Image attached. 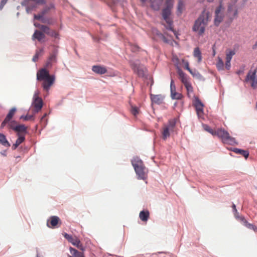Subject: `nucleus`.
Instances as JSON below:
<instances>
[{"instance_id": "obj_1", "label": "nucleus", "mask_w": 257, "mask_h": 257, "mask_svg": "<svg viewBox=\"0 0 257 257\" xmlns=\"http://www.w3.org/2000/svg\"><path fill=\"white\" fill-rule=\"evenodd\" d=\"M211 15L210 12L204 10L195 21L192 27L193 31L197 33L200 36H202L205 32L206 27L211 20Z\"/></svg>"}, {"instance_id": "obj_2", "label": "nucleus", "mask_w": 257, "mask_h": 257, "mask_svg": "<svg viewBox=\"0 0 257 257\" xmlns=\"http://www.w3.org/2000/svg\"><path fill=\"white\" fill-rule=\"evenodd\" d=\"M37 79L38 81H43L42 86L45 91L48 92L55 82V77L54 75H50L46 68H42L38 71Z\"/></svg>"}, {"instance_id": "obj_3", "label": "nucleus", "mask_w": 257, "mask_h": 257, "mask_svg": "<svg viewBox=\"0 0 257 257\" xmlns=\"http://www.w3.org/2000/svg\"><path fill=\"white\" fill-rule=\"evenodd\" d=\"M173 5L174 0H166L165 2L166 7L162 11V17L166 23L167 25H165L166 29L175 33L173 27V21L170 17Z\"/></svg>"}, {"instance_id": "obj_4", "label": "nucleus", "mask_w": 257, "mask_h": 257, "mask_svg": "<svg viewBox=\"0 0 257 257\" xmlns=\"http://www.w3.org/2000/svg\"><path fill=\"white\" fill-rule=\"evenodd\" d=\"M138 178L145 180L147 178V171L143 161L138 157L134 158L131 161Z\"/></svg>"}, {"instance_id": "obj_5", "label": "nucleus", "mask_w": 257, "mask_h": 257, "mask_svg": "<svg viewBox=\"0 0 257 257\" xmlns=\"http://www.w3.org/2000/svg\"><path fill=\"white\" fill-rule=\"evenodd\" d=\"M216 136L220 138L223 143L233 145L236 144L235 140L231 137L229 133L224 129L218 128L215 133Z\"/></svg>"}, {"instance_id": "obj_6", "label": "nucleus", "mask_w": 257, "mask_h": 257, "mask_svg": "<svg viewBox=\"0 0 257 257\" xmlns=\"http://www.w3.org/2000/svg\"><path fill=\"white\" fill-rule=\"evenodd\" d=\"M237 1L238 0H230L227 4V15L231 20L236 18L238 15Z\"/></svg>"}, {"instance_id": "obj_7", "label": "nucleus", "mask_w": 257, "mask_h": 257, "mask_svg": "<svg viewBox=\"0 0 257 257\" xmlns=\"http://www.w3.org/2000/svg\"><path fill=\"white\" fill-rule=\"evenodd\" d=\"M64 237L73 245L76 246L81 251H84L85 248L81 242L80 239L76 236H72L67 233L63 234Z\"/></svg>"}, {"instance_id": "obj_8", "label": "nucleus", "mask_w": 257, "mask_h": 257, "mask_svg": "<svg viewBox=\"0 0 257 257\" xmlns=\"http://www.w3.org/2000/svg\"><path fill=\"white\" fill-rule=\"evenodd\" d=\"M223 11L224 8L221 2L215 11L214 25L216 26H219L220 23L223 21L224 17Z\"/></svg>"}, {"instance_id": "obj_9", "label": "nucleus", "mask_w": 257, "mask_h": 257, "mask_svg": "<svg viewBox=\"0 0 257 257\" xmlns=\"http://www.w3.org/2000/svg\"><path fill=\"white\" fill-rule=\"evenodd\" d=\"M256 70L253 71L250 70L247 74V75L244 79V82H250V86L253 89L257 88V79L256 78Z\"/></svg>"}, {"instance_id": "obj_10", "label": "nucleus", "mask_w": 257, "mask_h": 257, "mask_svg": "<svg viewBox=\"0 0 257 257\" xmlns=\"http://www.w3.org/2000/svg\"><path fill=\"white\" fill-rule=\"evenodd\" d=\"M32 106L34 108V112H38L43 106L42 99L39 97V93L36 92L34 95V101L32 103Z\"/></svg>"}, {"instance_id": "obj_11", "label": "nucleus", "mask_w": 257, "mask_h": 257, "mask_svg": "<svg viewBox=\"0 0 257 257\" xmlns=\"http://www.w3.org/2000/svg\"><path fill=\"white\" fill-rule=\"evenodd\" d=\"M61 224V221L59 217L52 216L47 222V225L50 228H56L59 227Z\"/></svg>"}, {"instance_id": "obj_12", "label": "nucleus", "mask_w": 257, "mask_h": 257, "mask_svg": "<svg viewBox=\"0 0 257 257\" xmlns=\"http://www.w3.org/2000/svg\"><path fill=\"white\" fill-rule=\"evenodd\" d=\"M40 30L46 34L55 38H59V33L54 30H51L47 26H40Z\"/></svg>"}, {"instance_id": "obj_13", "label": "nucleus", "mask_w": 257, "mask_h": 257, "mask_svg": "<svg viewBox=\"0 0 257 257\" xmlns=\"http://www.w3.org/2000/svg\"><path fill=\"white\" fill-rule=\"evenodd\" d=\"M57 51L55 50L50 54L46 63L45 67L47 68H51L53 64L57 62Z\"/></svg>"}, {"instance_id": "obj_14", "label": "nucleus", "mask_w": 257, "mask_h": 257, "mask_svg": "<svg viewBox=\"0 0 257 257\" xmlns=\"http://www.w3.org/2000/svg\"><path fill=\"white\" fill-rule=\"evenodd\" d=\"M29 1L34 2L37 5H44L46 4V0H26L22 3V5L26 7V11L29 12V11L32 10L34 8H35V6L33 5L32 6H29L28 2Z\"/></svg>"}, {"instance_id": "obj_15", "label": "nucleus", "mask_w": 257, "mask_h": 257, "mask_svg": "<svg viewBox=\"0 0 257 257\" xmlns=\"http://www.w3.org/2000/svg\"><path fill=\"white\" fill-rule=\"evenodd\" d=\"M170 89L171 97L173 99L179 100L181 99L182 98L183 95H182V94L176 92L175 85L173 79H172L171 81Z\"/></svg>"}, {"instance_id": "obj_16", "label": "nucleus", "mask_w": 257, "mask_h": 257, "mask_svg": "<svg viewBox=\"0 0 257 257\" xmlns=\"http://www.w3.org/2000/svg\"><path fill=\"white\" fill-rule=\"evenodd\" d=\"M194 105L198 115L201 117L203 114V104L201 101L198 98L195 99Z\"/></svg>"}, {"instance_id": "obj_17", "label": "nucleus", "mask_w": 257, "mask_h": 257, "mask_svg": "<svg viewBox=\"0 0 257 257\" xmlns=\"http://www.w3.org/2000/svg\"><path fill=\"white\" fill-rule=\"evenodd\" d=\"M45 34H46L41 30L40 31L36 30L32 35V39L33 40H37L39 42H42V40L46 37Z\"/></svg>"}, {"instance_id": "obj_18", "label": "nucleus", "mask_w": 257, "mask_h": 257, "mask_svg": "<svg viewBox=\"0 0 257 257\" xmlns=\"http://www.w3.org/2000/svg\"><path fill=\"white\" fill-rule=\"evenodd\" d=\"M92 70L98 74H104L107 71L106 68L104 66L94 65L92 66Z\"/></svg>"}, {"instance_id": "obj_19", "label": "nucleus", "mask_w": 257, "mask_h": 257, "mask_svg": "<svg viewBox=\"0 0 257 257\" xmlns=\"http://www.w3.org/2000/svg\"><path fill=\"white\" fill-rule=\"evenodd\" d=\"M151 99L152 103L160 104L163 102L164 97L161 94H151Z\"/></svg>"}, {"instance_id": "obj_20", "label": "nucleus", "mask_w": 257, "mask_h": 257, "mask_svg": "<svg viewBox=\"0 0 257 257\" xmlns=\"http://www.w3.org/2000/svg\"><path fill=\"white\" fill-rule=\"evenodd\" d=\"M69 250L72 255H68V257H85L83 251H78L72 247H70Z\"/></svg>"}, {"instance_id": "obj_21", "label": "nucleus", "mask_w": 257, "mask_h": 257, "mask_svg": "<svg viewBox=\"0 0 257 257\" xmlns=\"http://www.w3.org/2000/svg\"><path fill=\"white\" fill-rule=\"evenodd\" d=\"M17 135L18 136V138L16 140V143L12 146V149L13 150H16L17 147L25 140V137L24 135H21L19 133H18Z\"/></svg>"}, {"instance_id": "obj_22", "label": "nucleus", "mask_w": 257, "mask_h": 257, "mask_svg": "<svg viewBox=\"0 0 257 257\" xmlns=\"http://www.w3.org/2000/svg\"><path fill=\"white\" fill-rule=\"evenodd\" d=\"M178 73L179 76V78L180 79L181 82L183 83L184 85L190 83L188 77L182 71H181V70H179Z\"/></svg>"}, {"instance_id": "obj_23", "label": "nucleus", "mask_w": 257, "mask_h": 257, "mask_svg": "<svg viewBox=\"0 0 257 257\" xmlns=\"http://www.w3.org/2000/svg\"><path fill=\"white\" fill-rule=\"evenodd\" d=\"M162 2L163 0H151V7L154 10L158 11L160 9Z\"/></svg>"}, {"instance_id": "obj_24", "label": "nucleus", "mask_w": 257, "mask_h": 257, "mask_svg": "<svg viewBox=\"0 0 257 257\" xmlns=\"http://www.w3.org/2000/svg\"><path fill=\"white\" fill-rule=\"evenodd\" d=\"M172 131H170V128L168 127H166L164 125L163 126L162 130V138L163 140H165L168 138H169L170 136V132H172Z\"/></svg>"}, {"instance_id": "obj_25", "label": "nucleus", "mask_w": 257, "mask_h": 257, "mask_svg": "<svg viewBox=\"0 0 257 257\" xmlns=\"http://www.w3.org/2000/svg\"><path fill=\"white\" fill-rule=\"evenodd\" d=\"M150 213L148 210L142 211L139 214L140 218L143 221H147L149 218Z\"/></svg>"}, {"instance_id": "obj_26", "label": "nucleus", "mask_w": 257, "mask_h": 257, "mask_svg": "<svg viewBox=\"0 0 257 257\" xmlns=\"http://www.w3.org/2000/svg\"><path fill=\"white\" fill-rule=\"evenodd\" d=\"M193 56L195 58L197 59V61L200 63L202 60V56L201 51L198 47L194 49L193 52Z\"/></svg>"}, {"instance_id": "obj_27", "label": "nucleus", "mask_w": 257, "mask_h": 257, "mask_svg": "<svg viewBox=\"0 0 257 257\" xmlns=\"http://www.w3.org/2000/svg\"><path fill=\"white\" fill-rule=\"evenodd\" d=\"M176 123V119L175 118L169 120L167 124L164 125L166 127L170 128V131H174Z\"/></svg>"}, {"instance_id": "obj_28", "label": "nucleus", "mask_w": 257, "mask_h": 257, "mask_svg": "<svg viewBox=\"0 0 257 257\" xmlns=\"http://www.w3.org/2000/svg\"><path fill=\"white\" fill-rule=\"evenodd\" d=\"M233 151L236 154L241 155L242 156L244 157V158L245 159H247L249 156L248 151H246V150H241V149L235 148L233 150Z\"/></svg>"}, {"instance_id": "obj_29", "label": "nucleus", "mask_w": 257, "mask_h": 257, "mask_svg": "<svg viewBox=\"0 0 257 257\" xmlns=\"http://www.w3.org/2000/svg\"><path fill=\"white\" fill-rule=\"evenodd\" d=\"M184 9V3L182 1H179V3H178V6H177V12H176L177 15L179 16L181 15Z\"/></svg>"}, {"instance_id": "obj_30", "label": "nucleus", "mask_w": 257, "mask_h": 257, "mask_svg": "<svg viewBox=\"0 0 257 257\" xmlns=\"http://www.w3.org/2000/svg\"><path fill=\"white\" fill-rule=\"evenodd\" d=\"M0 144L5 147L10 146V144L7 140L6 136L2 134H0Z\"/></svg>"}, {"instance_id": "obj_31", "label": "nucleus", "mask_w": 257, "mask_h": 257, "mask_svg": "<svg viewBox=\"0 0 257 257\" xmlns=\"http://www.w3.org/2000/svg\"><path fill=\"white\" fill-rule=\"evenodd\" d=\"M235 54V51L232 50H228L226 53V61H231L232 56Z\"/></svg>"}, {"instance_id": "obj_32", "label": "nucleus", "mask_w": 257, "mask_h": 257, "mask_svg": "<svg viewBox=\"0 0 257 257\" xmlns=\"http://www.w3.org/2000/svg\"><path fill=\"white\" fill-rule=\"evenodd\" d=\"M184 86L187 90L188 96L189 97H190L193 92V87H192L191 83L190 82Z\"/></svg>"}, {"instance_id": "obj_33", "label": "nucleus", "mask_w": 257, "mask_h": 257, "mask_svg": "<svg viewBox=\"0 0 257 257\" xmlns=\"http://www.w3.org/2000/svg\"><path fill=\"white\" fill-rule=\"evenodd\" d=\"M241 221L242 222V223L243 225L246 226L247 228L252 229L253 228L254 225L248 223L247 220L243 217H240Z\"/></svg>"}, {"instance_id": "obj_34", "label": "nucleus", "mask_w": 257, "mask_h": 257, "mask_svg": "<svg viewBox=\"0 0 257 257\" xmlns=\"http://www.w3.org/2000/svg\"><path fill=\"white\" fill-rule=\"evenodd\" d=\"M218 61L216 63V67L219 71L223 70L224 69V63L220 57H218Z\"/></svg>"}, {"instance_id": "obj_35", "label": "nucleus", "mask_w": 257, "mask_h": 257, "mask_svg": "<svg viewBox=\"0 0 257 257\" xmlns=\"http://www.w3.org/2000/svg\"><path fill=\"white\" fill-rule=\"evenodd\" d=\"M26 129L27 128L24 125L20 124L16 126V127L15 128V131L20 134V133L26 132Z\"/></svg>"}, {"instance_id": "obj_36", "label": "nucleus", "mask_w": 257, "mask_h": 257, "mask_svg": "<svg viewBox=\"0 0 257 257\" xmlns=\"http://www.w3.org/2000/svg\"><path fill=\"white\" fill-rule=\"evenodd\" d=\"M16 111V109L15 108H12L10 110V111L9 112L8 114H7V115L6 116V117L5 118L6 120H8L9 121H10L11 120V119L12 118V117H13Z\"/></svg>"}, {"instance_id": "obj_37", "label": "nucleus", "mask_w": 257, "mask_h": 257, "mask_svg": "<svg viewBox=\"0 0 257 257\" xmlns=\"http://www.w3.org/2000/svg\"><path fill=\"white\" fill-rule=\"evenodd\" d=\"M133 69L140 77H143L145 75V72L143 70L140 69L138 67H134Z\"/></svg>"}, {"instance_id": "obj_38", "label": "nucleus", "mask_w": 257, "mask_h": 257, "mask_svg": "<svg viewBox=\"0 0 257 257\" xmlns=\"http://www.w3.org/2000/svg\"><path fill=\"white\" fill-rule=\"evenodd\" d=\"M8 126L10 128L15 131V128L16 127L17 125H16V122L15 121H10L8 123Z\"/></svg>"}, {"instance_id": "obj_39", "label": "nucleus", "mask_w": 257, "mask_h": 257, "mask_svg": "<svg viewBox=\"0 0 257 257\" xmlns=\"http://www.w3.org/2000/svg\"><path fill=\"white\" fill-rule=\"evenodd\" d=\"M131 112L134 115H137L139 113V109L137 107H132Z\"/></svg>"}, {"instance_id": "obj_40", "label": "nucleus", "mask_w": 257, "mask_h": 257, "mask_svg": "<svg viewBox=\"0 0 257 257\" xmlns=\"http://www.w3.org/2000/svg\"><path fill=\"white\" fill-rule=\"evenodd\" d=\"M43 16L44 15H42V14L41 13V14L35 15L34 18L36 20H41L43 23H45V20L43 19H42Z\"/></svg>"}, {"instance_id": "obj_41", "label": "nucleus", "mask_w": 257, "mask_h": 257, "mask_svg": "<svg viewBox=\"0 0 257 257\" xmlns=\"http://www.w3.org/2000/svg\"><path fill=\"white\" fill-rule=\"evenodd\" d=\"M205 130L212 135L216 136V134H215V133L216 132V130H213L207 126L206 127Z\"/></svg>"}, {"instance_id": "obj_42", "label": "nucleus", "mask_w": 257, "mask_h": 257, "mask_svg": "<svg viewBox=\"0 0 257 257\" xmlns=\"http://www.w3.org/2000/svg\"><path fill=\"white\" fill-rule=\"evenodd\" d=\"M43 52L44 49L40 48L36 50L35 54H38V56L39 57L40 56H41L43 54Z\"/></svg>"}, {"instance_id": "obj_43", "label": "nucleus", "mask_w": 257, "mask_h": 257, "mask_svg": "<svg viewBox=\"0 0 257 257\" xmlns=\"http://www.w3.org/2000/svg\"><path fill=\"white\" fill-rule=\"evenodd\" d=\"M50 10V8L46 6L43 9L41 13L42 14V15H44L46 13H47Z\"/></svg>"}, {"instance_id": "obj_44", "label": "nucleus", "mask_w": 257, "mask_h": 257, "mask_svg": "<svg viewBox=\"0 0 257 257\" xmlns=\"http://www.w3.org/2000/svg\"><path fill=\"white\" fill-rule=\"evenodd\" d=\"M185 68L191 73L193 74L192 70L190 69L189 66V63L188 62L185 63Z\"/></svg>"}, {"instance_id": "obj_45", "label": "nucleus", "mask_w": 257, "mask_h": 257, "mask_svg": "<svg viewBox=\"0 0 257 257\" xmlns=\"http://www.w3.org/2000/svg\"><path fill=\"white\" fill-rule=\"evenodd\" d=\"M24 119L25 120H28L30 119H33V115H27L25 117H24Z\"/></svg>"}, {"instance_id": "obj_46", "label": "nucleus", "mask_w": 257, "mask_h": 257, "mask_svg": "<svg viewBox=\"0 0 257 257\" xmlns=\"http://www.w3.org/2000/svg\"><path fill=\"white\" fill-rule=\"evenodd\" d=\"M231 67L230 62L226 61L225 62V68L227 70H229Z\"/></svg>"}, {"instance_id": "obj_47", "label": "nucleus", "mask_w": 257, "mask_h": 257, "mask_svg": "<svg viewBox=\"0 0 257 257\" xmlns=\"http://www.w3.org/2000/svg\"><path fill=\"white\" fill-rule=\"evenodd\" d=\"M139 49V47L136 45L132 46L131 47V50L133 52H136V51H138Z\"/></svg>"}, {"instance_id": "obj_48", "label": "nucleus", "mask_w": 257, "mask_h": 257, "mask_svg": "<svg viewBox=\"0 0 257 257\" xmlns=\"http://www.w3.org/2000/svg\"><path fill=\"white\" fill-rule=\"evenodd\" d=\"M9 121L8 120H6V119L5 118L4 120L2 122L1 124V127L4 128V126L6 125V124L9 123Z\"/></svg>"}, {"instance_id": "obj_49", "label": "nucleus", "mask_w": 257, "mask_h": 257, "mask_svg": "<svg viewBox=\"0 0 257 257\" xmlns=\"http://www.w3.org/2000/svg\"><path fill=\"white\" fill-rule=\"evenodd\" d=\"M162 39L166 43H168L169 41L163 35H162Z\"/></svg>"}, {"instance_id": "obj_50", "label": "nucleus", "mask_w": 257, "mask_h": 257, "mask_svg": "<svg viewBox=\"0 0 257 257\" xmlns=\"http://www.w3.org/2000/svg\"><path fill=\"white\" fill-rule=\"evenodd\" d=\"M39 57L38 56V54H35L33 58V61L34 62H36L38 60Z\"/></svg>"}, {"instance_id": "obj_51", "label": "nucleus", "mask_w": 257, "mask_h": 257, "mask_svg": "<svg viewBox=\"0 0 257 257\" xmlns=\"http://www.w3.org/2000/svg\"><path fill=\"white\" fill-rule=\"evenodd\" d=\"M8 0H2L1 2V4L0 6V8H2L3 7V6L7 3Z\"/></svg>"}, {"instance_id": "obj_52", "label": "nucleus", "mask_w": 257, "mask_h": 257, "mask_svg": "<svg viewBox=\"0 0 257 257\" xmlns=\"http://www.w3.org/2000/svg\"><path fill=\"white\" fill-rule=\"evenodd\" d=\"M232 208L233 209V210L235 212V213H237V209L236 208V206L235 204H233L232 205Z\"/></svg>"}, {"instance_id": "obj_53", "label": "nucleus", "mask_w": 257, "mask_h": 257, "mask_svg": "<svg viewBox=\"0 0 257 257\" xmlns=\"http://www.w3.org/2000/svg\"><path fill=\"white\" fill-rule=\"evenodd\" d=\"M47 7L50 8V10L54 8V6L53 4H51L49 6H47Z\"/></svg>"}, {"instance_id": "obj_54", "label": "nucleus", "mask_w": 257, "mask_h": 257, "mask_svg": "<svg viewBox=\"0 0 257 257\" xmlns=\"http://www.w3.org/2000/svg\"><path fill=\"white\" fill-rule=\"evenodd\" d=\"M35 26L36 27H38V28H39L40 29V26H44L43 25H41V24H35Z\"/></svg>"}, {"instance_id": "obj_55", "label": "nucleus", "mask_w": 257, "mask_h": 257, "mask_svg": "<svg viewBox=\"0 0 257 257\" xmlns=\"http://www.w3.org/2000/svg\"><path fill=\"white\" fill-rule=\"evenodd\" d=\"M252 230H253L255 232H257V227L254 225L252 228Z\"/></svg>"}, {"instance_id": "obj_56", "label": "nucleus", "mask_w": 257, "mask_h": 257, "mask_svg": "<svg viewBox=\"0 0 257 257\" xmlns=\"http://www.w3.org/2000/svg\"><path fill=\"white\" fill-rule=\"evenodd\" d=\"M236 213V214H238V213ZM235 216H236V217L237 218L239 219L241 221V219H240V217H241V216H238V214L236 215H235Z\"/></svg>"}, {"instance_id": "obj_57", "label": "nucleus", "mask_w": 257, "mask_h": 257, "mask_svg": "<svg viewBox=\"0 0 257 257\" xmlns=\"http://www.w3.org/2000/svg\"><path fill=\"white\" fill-rule=\"evenodd\" d=\"M214 0H207V2L209 3L213 2Z\"/></svg>"}, {"instance_id": "obj_58", "label": "nucleus", "mask_w": 257, "mask_h": 257, "mask_svg": "<svg viewBox=\"0 0 257 257\" xmlns=\"http://www.w3.org/2000/svg\"><path fill=\"white\" fill-rule=\"evenodd\" d=\"M142 1V2L144 3L147 0H141Z\"/></svg>"}, {"instance_id": "obj_59", "label": "nucleus", "mask_w": 257, "mask_h": 257, "mask_svg": "<svg viewBox=\"0 0 257 257\" xmlns=\"http://www.w3.org/2000/svg\"><path fill=\"white\" fill-rule=\"evenodd\" d=\"M255 107H256V108H257V101H256V103Z\"/></svg>"}]
</instances>
